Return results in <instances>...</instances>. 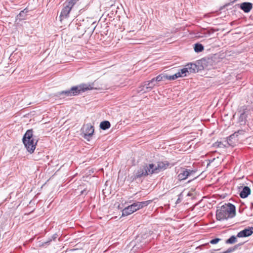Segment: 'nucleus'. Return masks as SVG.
<instances>
[{
  "label": "nucleus",
  "mask_w": 253,
  "mask_h": 253,
  "mask_svg": "<svg viewBox=\"0 0 253 253\" xmlns=\"http://www.w3.org/2000/svg\"><path fill=\"white\" fill-rule=\"evenodd\" d=\"M237 242V238L235 236H232L230 237V238H229L228 240H226V243L227 244H233Z\"/></svg>",
  "instance_id": "23"
},
{
  "label": "nucleus",
  "mask_w": 253,
  "mask_h": 253,
  "mask_svg": "<svg viewBox=\"0 0 253 253\" xmlns=\"http://www.w3.org/2000/svg\"><path fill=\"white\" fill-rule=\"evenodd\" d=\"M207 14L205 15V17H207Z\"/></svg>",
  "instance_id": "32"
},
{
  "label": "nucleus",
  "mask_w": 253,
  "mask_h": 253,
  "mask_svg": "<svg viewBox=\"0 0 253 253\" xmlns=\"http://www.w3.org/2000/svg\"><path fill=\"white\" fill-rule=\"evenodd\" d=\"M138 208L136 203H134L130 206L125 208L122 211L123 216L128 215L138 210Z\"/></svg>",
  "instance_id": "10"
},
{
  "label": "nucleus",
  "mask_w": 253,
  "mask_h": 253,
  "mask_svg": "<svg viewBox=\"0 0 253 253\" xmlns=\"http://www.w3.org/2000/svg\"><path fill=\"white\" fill-rule=\"evenodd\" d=\"M220 239L219 238H214L210 241V243L211 244H217Z\"/></svg>",
  "instance_id": "27"
},
{
  "label": "nucleus",
  "mask_w": 253,
  "mask_h": 253,
  "mask_svg": "<svg viewBox=\"0 0 253 253\" xmlns=\"http://www.w3.org/2000/svg\"><path fill=\"white\" fill-rule=\"evenodd\" d=\"M251 208H253V203H252V207Z\"/></svg>",
  "instance_id": "30"
},
{
  "label": "nucleus",
  "mask_w": 253,
  "mask_h": 253,
  "mask_svg": "<svg viewBox=\"0 0 253 253\" xmlns=\"http://www.w3.org/2000/svg\"><path fill=\"white\" fill-rule=\"evenodd\" d=\"M110 126V122L107 121H103L100 124V127L103 130L108 129Z\"/></svg>",
  "instance_id": "20"
},
{
  "label": "nucleus",
  "mask_w": 253,
  "mask_h": 253,
  "mask_svg": "<svg viewBox=\"0 0 253 253\" xmlns=\"http://www.w3.org/2000/svg\"><path fill=\"white\" fill-rule=\"evenodd\" d=\"M243 132L244 131L243 130H240L230 135L227 138V140L228 144L231 146H234L237 141V139H236V138L238 136V134H243Z\"/></svg>",
  "instance_id": "11"
},
{
  "label": "nucleus",
  "mask_w": 253,
  "mask_h": 253,
  "mask_svg": "<svg viewBox=\"0 0 253 253\" xmlns=\"http://www.w3.org/2000/svg\"><path fill=\"white\" fill-rule=\"evenodd\" d=\"M151 202H152L151 200H148V201H146L137 202H135V203L137 204L138 209L139 210L140 209L143 208V207H145L148 206Z\"/></svg>",
  "instance_id": "19"
},
{
  "label": "nucleus",
  "mask_w": 253,
  "mask_h": 253,
  "mask_svg": "<svg viewBox=\"0 0 253 253\" xmlns=\"http://www.w3.org/2000/svg\"><path fill=\"white\" fill-rule=\"evenodd\" d=\"M178 174L177 177L179 180H184L193 174L195 171L193 170L188 169L184 168H181L178 171Z\"/></svg>",
  "instance_id": "8"
},
{
  "label": "nucleus",
  "mask_w": 253,
  "mask_h": 253,
  "mask_svg": "<svg viewBox=\"0 0 253 253\" xmlns=\"http://www.w3.org/2000/svg\"><path fill=\"white\" fill-rule=\"evenodd\" d=\"M181 74L183 77L187 76L190 73H195L198 71L199 67L194 63H188L184 68L180 69Z\"/></svg>",
  "instance_id": "7"
},
{
  "label": "nucleus",
  "mask_w": 253,
  "mask_h": 253,
  "mask_svg": "<svg viewBox=\"0 0 253 253\" xmlns=\"http://www.w3.org/2000/svg\"><path fill=\"white\" fill-rule=\"evenodd\" d=\"M152 174L149 165H145L139 168L134 172V179L145 177L148 175Z\"/></svg>",
  "instance_id": "5"
},
{
  "label": "nucleus",
  "mask_w": 253,
  "mask_h": 253,
  "mask_svg": "<svg viewBox=\"0 0 253 253\" xmlns=\"http://www.w3.org/2000/svg\"><path fill=\"white\" fill-rule=\"evenodd\" d=\"M181 197H182V193H181L179 195H178V198L177 199L176 202V204H178L180 202L181 200Z\"/></svg>",
  "instance_id": "29"
},
{
  "label": "nucleus",
  "mask_w": 253,
  "mask_h": 253,
  "mask_svg": "<svg viewBox=\"0 0 253 253\" xmlns=\"http://www.w3.org/2000/svg\"><path fill=\"white\" fill-rule=\"evenodd\" d=\"M239 246V245H237L236 246H235L234 247H231V248H229V249H228L225 252H226V253H231L234 251H235L237 249V247Z\"/></svg>",
  "instance_id": "25"
},
{
  "label": "nucleus",
  "mask_w": 253,
  "mask_h": 253,
  "mask_svg": "<svg viewBox=\"0 0 253 253\" xmlns=\"http://www.w3.org/2000/svg\"><path fill=\"white\" fill-rule=\"evenodd\" d=\"M167 79V74L163 73L155 78L152 79V81L154 82H160L161 81H165Z\"/></svg>",
  "instance_id": "18"
},
{
  "label": "nucleus",
  "mask_w": 253,
  "mask_h": 253,
  "mask_svg": "<svg viewBox=\"0 0 253 253\" xmlns=\"http://www.w3.org/2000/svg\"><path fill=\"white\" fill-rule=\"evenodd\" d=\"M204 50V46L200 43H196L194 46V50L196 52H200Z\"/></svg>",
  "instance_id": "21"
},
{
  "label": "nucleus",
  "mask_w": 253,
  "mask_h": 253,
  "mask_svg": "<svg viewBox=\"0 0 253 253\" xmlns=\"http://www.w3.org/2000/svg\"><path fill=\"white\" fill-rule=\"evenodd\" d=\"M240 8L245 12L248 13L250 12L253 8V4L251 2H244L240 4Z\"/></svg>",
  "instance_id": "13"
},
{
  "label": "nucleus",
  "mask_w": 253,
  "mask_h": 253,
  "mask_svg": "<svg viewBox=\"0 0 253 253\" xmlns=\"http://www.w3.org/2000/svg\"><path fill=\"white\" fill-rule=\"evenodd\" d=\"M251 193V189L248 186H245L240 193V196L242 198H245Z\"/></svg>",
  "instance_id": "14"
},
{
  "label": "nucleus",
  "mask_w": 253,
  "mask_h": 253,
  "mask_svg": "<svg viewBox=\"0 0 253 253\" xmlns=\"http://www.w3.org/2000/svg\"><path fill=\"white\" fill-rule=\"evenodd\" d=\"M218 253H226V252H225V251H224V252H223Z\"/></svg>",
  "instance_id": "31"
},
{
  "label": "nucleus",
  "mask_w": 253,
  "mask_h": 253,
  "mask_svg": "<svg viewBox=\"0 0 253 253\" xmlns=\"http://www.w3.org/2000/svg\"><path fill=\"white\" fill-rule=\"evenodd\" d=\"M253 233V227L246 228L239 232L237 237L239 238L248 237Z\"/></svg>",
  "instance_id": "12"
},
{
  "label": "nucleus",
  "mask_w": 253,
  "mask_h": 253,
  "mask_svg": "<svg viewBox=\"0 0 253 253\" xmlns=\"http://www.w3.org/2000/svg\"><path fill=\"white\" fill-rule=\"evenodd\" d=\"M87 25H89V27H88L86 30H85L84 32H86L87 31L89 32H94L96 29H97L98 27H100V25L98 24H96V22H88Z\"/></svg>",
  "instance_id": "15"
},
{
  "label": "nucleus",
  "mask_w": 253,
  "mask_h": 253,
  "mask_svg": "<svg viewBox=\"0 0 253 253\" xmlns=\"http://www.w3.org/2000/svg\"><path fill=\"white\" fill-rule=\"evenodd\" d=\"M183 75L181 74V70H180L179 72L174 74L172 75H168L167 74V79L166 80L172 81L177 79L179 77H183Z\"/></svg>",
  "instance_id": "16"
},
{
  "label": "nucleus",
  "mask_w": 253,
  "mask_h": 253,
  "mask_svg": "<svg viewBox=\"0 0 253 253\" xmlns=\"http://www.w3.org/2000/svg\"><path fill=\"white\" fill-rule=\"evenodd\" d=\"M23 142L27 151L32 153L36 148L37 141L35 142L32 129L28 130L23 137Z\"/></svg>",
  "instance_id": "3"
},
{
  "label": "nucleus",
  "mask_w": 253,
  "mask_h": 253,
  "mask_svg": "<svg viewBox=\"0 0 253 253\" xmlns=\"http://www.w3.org/2000/svg\"><path fill=\"white\" fill-rule=\"evenodd\" d=\"M235 214V206L230 203L222 206L216 212V219L218 220L227 219L229 217L232 218Z\"/></svg>",
  "instance_id": "1"
},
{
  "label": "nucleus",
  "mask_w": 253,
  "mask_h": 253,
  "mask_svg": "<svg viewBox=\"0 0 253 253\" xmlns=\"http://www.w3.org/2000/svg\"><path fill=\"white\" fill-rule=\"evenodd\" d=\"M152 174L157 173L160 171L165 170L169 166V163L167 162H159L157 165L153 164H149Z\"/></svg>",
  "instance_id": "6"
},
{
  "label": "nucleus",
  "mask_w": 253,
  "mask_h": 253,
  "mask_svg": "<svg viewBox=\"0 0 253 253\" xmlns=\"http://www.w3.org/2000/svg\"><path fill=\"white\" fill-rule=\"evenodd\" d=\"M144 84L146 86V91H150L155 85L154 81L152 79L150 81L144 83Z\"/></svg>",
  "instance_id": "17"
},
{
  "label": "nucleus",
  "mask_w": 253,
  "mask_h": 253,
  "mask_svg": "<svg viewBox=\"0 0 253 253\" xmlns=\"http://www.w3.org/2000/svg\"><path fill=\"white\" fill-rule=\"evenodd\" d=\"M247 116L245 112L242 113L240 116V121L245 122Z\"/></svg>",
  "instance_id": "26"
},
{
  "label": "nucleus",
  "mask_w": 253,
  "mask_h": 253,
  "mask_svg": "<svg viewBox=\"0 0 253 253\" xmlns=\"http://www.w3.org/2000/svg\"><path fill=\"white\" fill-rule=\"evenodd\" d=\"M94 128L90 124H87L85 125L83 128V131L84 132V137L89 140V138L91 137L94 133Z\"/></svg>",
  "instance_id": "9"
},
{
  "label": "nucleus",
  "mask_w": 253,
  "mask_h": 253,
  "mask_svg": "<svg viewBox=\"0 0 253 253\" xmlns=\"http://www.w3.org/2000/svg\"><path fill=\"white\" fill-rule=\"evenodd\" d=\"M78 0H66L64 4V7L61 10L60 17L61 19L69 17V13L73 6Z\"/></svg>",
  "instance_id": "4"
},
{
  "label": "nucleus",
  "mask_w": 253,
  "mask_h": 253,
  "mask_svg": "<svg viewBox=\"0 0 253 253\" xmlns=\"http://www.w3.org/2000/svg\"><path fill=\"white\" fill-rule=\"evenodd\" d=\"M146 86L144 84H143V85L139 87V88H138L137 91L138 92H142V93H144V92L149 91H146Z\"/></svg>",
  "instance_id": "24"
},
{
  "label": "nucleus",
  "mask_w": 253,
  "mask_h": 253,
  "mask_svg": "<svg viewBox=\"0 0 253 253\" xmlns=\"http://www.w3.org/2000/svg\"><path fill=\"white\" fill-rule=\"evenodd\" d=\"M90 85L83 84L78 86H73L70 89L62 91L58 93V95L60 96H72L80 94L81 92H84L85 90L91 89Z\"/></svg>",
  "instance_id": "2"
},
{
  "label": "nucleus",
  "mask_w": 253,
  "mask_h": 253,
  "mask_svg": "<svg viewBox=\"0 0 253 253\" xmlns=\"http://www.w3.org/2000/svg\"><path fill=\"white\" fill-rule=\"evenodd\" d=\"M28 12V10L26 8V9H24L23 10L20 11V13L19 14L18 16L21 17H23L24 16V14L25 13H27Z\"/></svg>",
  "instance_id": "28"
},
{
  "label": "nucleus",
  "mask_w": 253,
  "mask_h": 253,
  "mask_svg": "<svg viewBox=\"0 0 253 253\" xmlns=\"http://www.w3.org/2000/svg\"><path fill=\"white\" fill-rule=\"evenodd\" d=\"M194 35V37L197 38H207V34L209 33H191Z\"/></svg>",
  "instance_id": "22"
},
{
  "label": "nucleus",
  "mask_w": 253,
  "mask_h": 253,
  "mask_svg": "<svg viewBox=\"0 0 253 253\" xmlns=\"http://www.w3.org/2000/svg\"><path fill=\"white\" fill-rule=\"evenodd\" d=\"M129 32H133V31H129Z\"/></svg>",
  "instance_id": "33"
}]
</instances>
